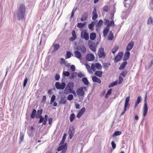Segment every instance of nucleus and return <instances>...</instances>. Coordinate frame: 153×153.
I'll return each instance as SVG.
<instances>
[{
    "instance_id": "1",
    "label": "nucleus",
    "mask_w": 153,
    "mask_h": 153,
    "mask_svg": "<svg viewBox=\"0 0 153 153\" xmlns=\"http://www.w3.org/2000/svg\"><path fill=\"white\" fill-rule=\"evenodd\" d=\"M26 7L25 4H22L19 5L16 11L17 18L18 20L23 19L25 15Z\"/></svg>"
},
{
    "instance_id": "2",
    "label": "nucleus",
    "mask_w": 153,
    "mask_h": 153,
    "mask_svg": "<svg viewBox=\"0 0 153 153\" xmlns=\"http://www.w3.org/2000/svg\"><path fill=\"white\" fill-rule=\"evenodd\" d=\"M87 89V88L85 86L81 87L78 88L76 91L77 96L79 97H82L83 99L85 94V92L86 91Z\"/></svg>"
},
{
    "instance_id": "3",
    "label": "nucleus",
    "mask_w": 153,
    "mask_h": 153,
    "mask_svg": "<svg viewBox=\"0 0 153 153\" xmlns=\"http://www.w3.org/2000/svg\"><path fill=\"white\" fill-rule=\"evenodd\" d=\"M147 93L146 92V94L144 99V105L143 110V118L146 116L148 111V106L147 104Z\"/></svg>"
},
{
    "instance_id": "4",
    "label": "nucleus",
    "mask_w": 153,
    "mask_h": 153,
    "mask_svg": "<svg viewBox=\"0 0 153 153\" xmlns=\"http://www.w3.org/2000/svg\"><path fill=\"white\" fill-rule=\"evenodd\" d=\"M97 54L100 58H105L106 56V53L104 52V48L102 47L100 48L98 51Z\"/></svg>"
},
{
    "instance_id": "5",
    "label": "nucleus",
    "mask_w": 153,
    "mask_h": 153,
    "mask_svg": "<svg viewBox=\"0 0 153 153\" xmlns=\"http://www.w3.org/2000/svg\"><path fill=\"white\" fill-rule=\"evenodd\" d=\"M81 37L82 38H84L86 41L88 40L89 38V34L87 32V31L86 30H84L82 31Z\"/></svg>"
},
{
    "instance_id": "6",
    "label": "nucleus",
    "mask_w": 153,
    "mask_h": 153,
    "mask_svg": "<svg viewBox=\"0 0 153 153\" xmlns=\"http://www.w3.org/2000/svg\"><path fill=\"white\" fill-rule=\"evenodd\" d=\"M88 45L90 49L93 51H96V48L95 46V43L93 42L90 40H88Z\"/></svg>"
},
{
    "instance_id": "7",
    "label": "nucleus",
    "mask_w": 153,
    "mask_h": 153,
    "mask_svg": "<svg viewBox=\"0 0 153 153\" xmlns=\"http://www.w3.org/2000/svg\"><path fill=\"white\" fill-rule=\"evenodd\" d=\"M123 52H119L116 56L114 59V62H117L120 61L122 59L123 56Z\"/></svg>"
},
{
    "instance_id": "8",
    "label": "nucleus",
    "mask_w": 153,
    "mask_h": 153,
    "mask_svg": "<svg viewBox=\"0 0 153 153\" xmlns=\"http://www.w3.org/2000/svg\"><path fill=\"white\" fill-rule=\"evenodd\" d=\"M95 57L93 54H88L86 56V59L88 61H91L94 60Z\"/></svg>"
},
{
    "instance_id": "9",
    "label": "nucleus",
    "mask_w": 153,
    "mask_h": 153,
    "mask_svg": "<svg viewBox=\"0 0 153 153\" xmlns=\"http://www.w3.org/2000/svg\"><path fill=\"white\" fill-rule=\"evenodd\" d=\"M88 15V13L87 11H85L83 12L81 20L82 21H84L86 20Z\"/></svg>"
},
{
    "instance_id": "10",
    "label": "nucleus",
    "mask_w": 153,
    "mask_h": 153,
    "mask_svg": "<svg viewBox=\"0 0 153 153\" xmlns=\"http://www.w3.org/2000/svg\"><path fill=\"white\" fill-rule=\"evenodd\" d=\"M59 146L57 149V151L58 152H59L63 149L67 150V143H65L63 145H62Z\"/></svg>"
},
{
    "instance_id": "11",
    "label": "nucleus",
    "mask_w": 153,
    "mask_h": 153,
    "mask_svg": "<svg viewBox=\"0 0 153 153\" xmlns=\"http://www.w3.org/2000/svg\"><path fill=\"white\" fill-rule=\"evenodd\" d=\"M85 107H82L79 111L77 114L76 117L78 118H79L85 111Z\"/></svg>"
},
{
    "instance_id": "12",
    "label": "nucleus",
    "mask_w": 153,
    "mask_h": 153,
    "mask_svg": "<svg viewBox=\"0 0 153 153\" xmlns=\"http://www.w3.org/2000/svg\"><path fill=\"white\" fill-rule=\"evenodd\" d=\"M134 44V42H130L127 45L126 50L128 51L131 50Z\"/></svg>"
},
{
    "instance_id": "13",
    "label": "nucleus",
    "mask_w": 153,
    "mask_h": 153,
    "mask_svg": "<svg viewBox=\"0 0 153 153\" xmlns=\"http://www.w3.org/2000/svg\"><path fill=\"white\" fill-rule=\"evenodd\" d=\"M130 55V53L129 51L126 52L124 54V56L123 59V60L124 61L128 60L129 57Z\"/></svg>"
},
{
    "instance_id": "14",
    "label": "nucleus",
    "mask_w": 153,
    "mask_h": 153,
    "mask_svg": "<svg viewBox=\"0 0 153 153\" xmlns=\"http://www.w3.org/2000/svg\"><path fill=\"white\" fill-rule=\"evenodd\" d=\"M92 79L93 82H97L100 84L101 82V79L95 76H94L92 77Z\"/></svg>"
},
{
    "instance_id": "15",
    "label": "nucleus",
    "mask_w": 153,
    "mask_h": 153,
    "mask_svg": "<svg viewBox=\"0 0 153 153\" xmlns=\"http://www.w3.org/2000/svg\"><path fill=\"white\" fill-rule=\"evenodd\" d=\"M75 57L77 58L80 59L81 58V53L78 51H75L74 52Z\"/></svg>"
},
{
    "instance_id": "16",
    "label": "nucleus",
    "mask_w": 153,
    "mask_h": 153,
    "mask_svg": "<svg viewBox=\"0 0 153 153\" xmlns=\"http://www.w3.org/2000/svg\"><path fill=\"white\" fill-rule=\"evenodd\" d=\"M74 129L72 128V130L70 128L68 131L70 138L71 139L73 137L74 134Z\"/></svg>"
},
{
    "instance_id": "17",
    "label": "nucleus",
    "mask_w": 153,
    "mask_h": 153,
    "mask_svg": "<svg viewBox=\"0 0 153 153\" xmlns=\"http://www.w3.org/2000/svg\"><path fill=\"white\" fill-rule=\"evenodd\" d=\"M74 87V83L73 82H69L67 85L66 87L68 88L69 90L73 89Z\"/></svg>"
},
{
    "instance_id": "18",
    "label": "nucleus",
    "mask_w": 153,
    "mask_h": 153,
    "mask_svg": "<svg viewBox=\"0 0 153 153\" xmlns=\"http://www.w3.org/2000/svg\"><path fill=\"white\" fill-rule=\"evenodd\" d=\"M96 37V34L94 33L93 32L90 33V39L91 40H94Z\"/></svg>"
},
{
    "instance_id": "19",
    "label": "nucleus",
    "mask_w": 153,
    "mask_h": 153,
    "mask_svg": "<svg viewBox=\"0 0 153 153\" xmlns=\"http://www.w3.org/2000/svg\"><path fill=\"white\" fill-rule=\"evenodd\" d=\"M46 38L44 36H42L41 37L40 41L39 44V46L42 45L43 43H45V42Z\"/></svg>"
},
{
    "instance_id": "20",
    "label": "nucleus",
    "mask_w": 153,
    "mask_h": 153,
    "mask_svg": "<svg viewBox=\"0 0 153 153\" xmlns=\"http://www.w3.org/2000/svg\"><path fill=\"white\" fill-rule=\"evenodd\" d=\"M127 64V62L126 61L124 62L121 64L118 69L119 70H122L123 68H125Z\"/></svg>"
},
{
    "instance_id": "21",
    "label": "nucleus",
    "mask_w": 153,
    "mask_h": 153,
    "mask_svg": "<svg viewBox=\"0 0 153 153\" xmlns=\"http://www.w3.org/2000/svg\"><path fill=\"white\" fill-rule=\"evenodd\" d=\"M36 111L35 109H33L30 115V117L32 119L34 118L36 116Z\"/></svg>"
},
{
    "instance_id": "22",
    "label": "nucleus",
    "mask_w": 153,
    "mask_h": 153,
    "mask_svg": "<svg viewBox=\"0 0 153 153\" xmlns=\"http://www.w3.org/2000/svg\"><path fill=\"white\" fill-rule=\"evenodd\" d=\"M82 81L83 83L85 85H88L89 84V82L87 77H84L82 79Z\"/></svg>"
},
{
    "instance_id": "23",
    "label": "nucleus",
    "mask_w": 153,
    "mask_h": 153,
    "mask_svg": "<svg viewBox=\"0 0 153 153\" xmlns=\"http://www.w3.org/2000/svg\"><path fill=\"white\" fill-rule=\"evenodd\" d=\"M54 48L53 51H56L58 50L60 48V45L59 44H53Z\"/></svg>"
},
{
    "instance_id": "24",
    "label": "nucleus",
    "mask_w": 153,
    "mask_h": 153,
    "mask_svg": "<svg viewBox=\"0 0 153 153\" xmlns=\"http://www.w3.org/2000/svg\"><path fill=\"white\" fill-rule=\"evenodd\" d=\"M67 102V100L66 99H65L64 98L62 97L59 103L60 104H65Z\"/></svg>"
},
{
    "instance_id": "25",
    "label": "nucleus",
    "mask_w": 153,
    "mask_h": 153,
    "mask_svg": "<svg viewBox=\"0 0 153 153\" xmlns=\"http://www.w3.org/2000/svg\"><path fill=\"white\" fill-rule=\"evenodd\" d=\"M122 132L121 131H117L114 132L113 135H112V137H114L117 136L118 135H119L121 134Z\"/></svg>"
},
{
    "instance_id": "26",
    "label": "nucleus",
    "mask_w": 153,
    "mask_h": 153,
    "mask_svg": "<svg viewBox=\"0 0 153 153\" xmlns=\"http://www.w3.org/2000/svg\"><path fill=\"white\" fill-rule=\"evenodd\" d=\"M95 22L92 21L88 25V28L89 29L91 30H94V25Z\"/></svg>"
},
{
    "instance_id": "27",
    "label": "nucleus",
    "mask_w": 153,
    "mask_h": 153,
    "mask_svg": "<svg viewBox=\"0 0 153 153\" xmlns=\"http://www.w3.org/2000/svg\"><path fill=\"white\" fill-rule=\"evenodd\" d=\"M79 48L82 52L83 53H85V52L86 51V48L85 45H82L80 46L79 47Z\"/></svg>"
},
{
    "instance_id": "28",
    "label": "nucleus",
    "mask_w": 153,
    "mask_h": 153,
    "mask_svg": "<svg viewBox=\"0 0 153 153\" xmlns=\"http://www.w3.org/2000/svg\"><path fill=\"white\" fill-rule=\"evenodd\" d=\"M102 74V71H96L95 73V74L99 77H101Z\"/></svg>"
},
{
    "instance_id": "29",
    "label": "nucleus",
    "mask_w": 153,
    "mask_h": 153,
    "mask_svg": "<svg viewBox=\"0 0 153 153\" xmlns=\"http://www.w3.org/2000/svg\"><path fill=\"white\" fill-rule=\"evenodd\" d=\"M75 115L74 113L70 114L69 119L71 122H72L75 117Z\"/></svg>"
},
{
    "instance_id": "30",
    "label": "nucleus",
    "mask_w": 153,
    "mask_h": 153,
    "mask_svg": "<svg viewBox=\"0 0 153 153\" xmlns=\"http://www.w3.org/2000/svg\"><path fill=\"white\" fill-rule=\"evenodd\" d=\"M86 22H85L84 23H78L77 24V27L79 28H82L84 27L86 25Z\"/></svg>"
},
{
    "instance_id": "31",
    "label": "nucleus",
    "mask_w": 153,
    "mask_h": 153,
    "mask_svg": "<svg viewBox=\"0 0 153 153\" xmlns=\"http://www.w3.org/2000/svg\"><path fill=\"white\" fill-rule=\"evenodd\" d=\"M72 53L69 51H67L66 52V55L65 56V59H67L70 58L71 57Z\"/></svg>"
},
{
    "instance_id": "32",
    "label": "nucleus",
    "mask_w": 153,
    "mask_h": 153,
    "mask_svg": "<svg viewBox=\"0 0 153 153\" xmlns=\"http://www.w3.org/2000/svg\"><path fill=\"white\" fill-rule=\"evenodd\" d=\"M153 22V19L150 16L148 19L147 21V24L148 25H150Z\"/></svg>"
},
{
    "instance_id": "33",
    "label": "nucleus",
    "mask_w": 153,
    "mask_h": 153,
    "mask_svg": "<svg viewBox=\"0 0 153 153\" xmlns=\"http://www.w3.org/2000/svg\"><path fill=\"white\" fill-rule=\"evenodd\" d=\"M43 111V110L42 109H40V110L39 109L37 110V115L36 117H39L42 116V114Z\"/></svg>"
},
{
    "instance_id": "34",
    "label": "nucleus",
    "mask_w": 153,
    "mask_h": 153,
    "mask_svg": "<svg viewBox=\"0 0 153 153\" xmlns=\"http://www.w3.org/2000/svg\"><path fill=\"white\" fill-rule=\"evenodd\" d=\"M114 38V35L111 31L109 34L108 39L109 40H112Z\"/></svg>"
},
{
    "instance_id": "35",
    "label": "nucleus",
    "mask_w": 153,
    "mask_h": 153,
    "mask_svg": "<svg viewBox=\"0 0 153 153\" xmlns=\"http://www.w3.org/2000/svg\"><path fill=\"white\" fill-rule=\"evenodd\" d=\"M66 134H64L63 136L62 140L59 144V145H62L65 142V141L66 139Z\"/></svg>"
},
{
    "instance_id": "36",
    "label": "nucleus",
    "mask_w": 153,
    "mask_h": 153,
    "mask_svg": "<svg viewBox=\"0 0 153 153\" xmlns=\"http://www.w3.org/2000/svg\"><path fill=\"white\" fill-rule=\"evenodd\" d=\"M118 82L117 81H115L111 83L108 85V88H111L113 87L115 85H117V84Z\"/></svg>"
},
{
    "instance_id": "37",
    "label": "nucleus",
    "mask_w": 153,
    "mask_h": 153,
    "mask_svg": "<svg viewBox=\"0 0 153 153\" xmlns=\"http://www.w3.org/2000/svg\"><path fill=\"white\" fill-rule=\"evenodd\" d=\"M109 31V28L108 27H106L104 29L103 31V34L104 36H105L108 33Z\"/></svg>"
},
{
    "instance_id": "38",
    "label": "nucleus",
    "mask_w": 153,
    "mask_h": 153,
    "mask_svg": "<svg viewBox=\"0 0 153 153\" xmlns=\"http://www.w3.org/2000/svg\"><path fill=\"white\" fill-rule=\"evenodd\" d=\"M95 67L97 69L99 70H101L102 68V66L101 64L99 63H96Z\"/></svg>"
},
{
    "instance_id": "39",
    "label": "nucleus",
    "mask_w": 153,
    "mask_h": 153,
    "mask_svg": "<svg viewBox=\"0 0 153 153\" xmlns=\"http://www.w3.org/2000/svg\"><path fill=\"white\" fill-rule=\"evenodd\" d=\"M62 74L63 76L68 77L69 76L70 74L68 71H63Z\"/></svg>"
},
{
    "instance_id": "40",
    "label": "nucleus",
    "mask_w": 153,
    "mask_h": 153,
    "mask_svg": "<svg viewBox=\"0 0 153 153\" xmlns=\"http://www.w3.org/2000/svg\"><path fill=\"white\" fill-rule=\"evenodd\" d=\"M112 90V89H110L107 91L105 96V98H108V95L111 94Z\"/></svg>"
},
{
    "instance_id": "41",
    "label": "nucleus",
    "mask_w": 153,
    "mask_h": 153,
    "mask_svg": "<svg viewBox=\"0 0 153 153\" xmlns=\"http://www.w3.org/2000/svg\"><path fill=\"white\" fill-rule=\"evenodd\" d=\"M76 72H73L71 73V75L69 76V78L71 79H73L76 76Z\"/></svg>"
},
{
    "instance_id": "42",
    "label": "nucleus",
    "mask_w": 153,
    "mask_h": 153,
    "mask_svg": "<svg viewBox=\"0 0 153 153\" xmlns=\"http://www.w3.org/2000/svg\"><path fill=\"white\" fill-rule=\"evenodd\" d=\"M102 9L103 11H105L106 12H108L109 10V8L108 7V6L107 5H105L103 7Z\"/></svg>"
},
{
    "instance_id": "43",
    "label": "nucleus",
    "mask_w": 153,
    "mask_h": 153,
    "mask_svg": "<svg viewBox=\"0 0 153 153\" xmlns=\"http://www.w3.org/2000/svg\"><path fill=\"white\" fill-rule=\"evenodd\" d=\"M118 46H116L112 49V52L114 54L115 52L118 50Z\"/></svg>"
},
{
    "instance_id": "44",
    "label": "nucleus",
    "mask_w": 153,
    "mask_h": 153,
    "mask_svg": "<svg viewBox=\"0 0 153 153\" xmlns=\"http://www.w3.org/2000/svg\"><path fill=\"white\" fill-rule=\"evenodd\" d=\"M103 22L102 20L100 19L97 24L96 27H100L102 24Z\"/></svg>"
},
{
    "instance_id": "45",
    "label": "nucleus",
    "mask_w": 153,
    "mask_h": 153,
    "mask_svg": "<svg viewBox=\"0 0 153 153\" xmlns=\"http://www.w3.org/2000/svg\"><path fill=\"white\" fill-rule=\"evenodd\" d=\"M36 118H39V123H42L43 121L44 120V118L42 116H40V117H36Z\"/></svg>"
},
{
    "instance_id": "46",
    "label": "nucleus",
    "mask_w": 153,
    "mask_h": 153,
    "mask_svg": "<svg viewBox=\"0 0 153 153\" xmlns=\"http://www.w3.org/2000/svg\"><path fill=\"white\" fill-rule=\"evenodd\" d=\"M77 10V8L76 7H74L71 12V15L70 17V18H71L72 17H73L74 16V14L75 13V12Z\"/></svg>"
},
{
    "instance_id": "47",
    "label": "nucleus",
    "mask_w": 153,
    "mask_h": 153,
    "mask_svg": "<svg viewBox=\"0 0 153 153\" xmlns=\"http://www.w3.org/2000/svg\"><path fill=\"white\" fill-rule=\"evenodd\" d=\"M141 96H139L138 97L137 100L135 103H136V104H139L141 102Z\"/></svg>"
},
{
    "instance_id": "48",
    "label": "nucleus",
    "mask_w": 153,
    "mask_h": 153,
    "mask_svg": "<svg viewBox=\"0 0 153 153\" xmlns=\"http://www.w3.org/2000/svg\"><path fill=\"white\" fill-rule=\"evenodd\" d=\"M66 85V84L64 82H63L61 83V84H60V89H62L63 90V89L65 88V87Z\"/></svg>"
},
{
    "instance_id": "49",
    "label": "nucleus",
    "mask_w": 153,
    "mask_h": 153,
    "mask_svg": "<svg viewBox=\"0 0 153 153\" xmlns=\"http://www.w3.org/2000/svg\"><path fill=\"white\" fill-rule=\"evenodd\" d=\"M85 67L88 71L89 73H91L92 72L90 65L88 64H86L85 65Z\"/></svg>"
},
{
    "instance_id": "50",
    "label": "nucleus",
    "mask_w": 153,
    "mask_h": 153,
    "mask_svg": "<svg viewBox=\"0 0 153 153\" xmlns=\"http://www.w3.org/2000/svg\"><path fill=\"white\" fill-rule=\"evenodd\" d=\"M56 97L55 95H53L52 96L50 100V104H51L56 99Z\"/></svg>"
},
{
    "instance_id": "51",
    "label": "nucleus",
    "mask_w": 153,
    "mask_h": 153,
    "mask_svg": "<svg viewBox=\"0 0 153 153\" xmlns=\"http://www.w3.org/2000/svg\"><path fill=\"white\" fill-rule=\"evenodd\" d=\"M60 83L59 82H56L55 83V87L57 89H60Z\"/></svg>"
},
{
    "instance_id": "52",
    "label": "nucleus",
    "mask_w": 153,
    "mask_h": 153,
    "mask_svg": "<svg viewBox=\"0 0 153 153\" xmlns=\"http://www.w3.org/2000/svg\"><path fill=\"white\" fill-rule=\"evenodd\" d=\"M130 104L128 103H125L124 107V110L125 111H126L127 108H128L130 106Z\"/></svg>"
},
{
    "instance_id": "53",
    "label": "nucleus",
    "mask_w": 153,
    "mask_h": 153,
    "mask_svg": "<svg viewBox=\"0 0 153 153\" xmlns=\"http://www.w3.org/2000/svg\"><path fill=\"white\" fill-rule=\"evenodd\" d=\"M127 74V71H122L120 74V75L123 77H125Z\"/></svg>"
},
{
    "instance_id": "54",
    "label": "nucleus",
    "mask_w": 153,
    "mask_h": 153,
    "mask_svg": "<svg viewBox=\"0 0 153 153\" xmlns=\"http://www.w3.org/2000/svg\"><path fill=\"white\" fill-rule=\"evenodd\" d=\"M73 99V95L72 94H69L67 97V100H71Z\"/></svg>"
},
{
    "instance_id": "55",
    "label": "nucleus",
    "mask_w": 153,
    "mask_h": 153,
    "mask_svg": "<svg viewBox=\"0 0 153 153\" xmlns=\"http://www.w3.org/2000/svg\"><path fill=\"white\" fill-rule=\"evenodd\" d=\"M123 78L122 77H121L120 76H119V78L118 84H120L123 81Z\"/></svg>"
},
{
    "instance_id": "56",
    "label": "nucleus",
    "mask_w": 153,
    "mask_h": 153,
    "mask_svg": "<svg viewBox=\"0 0 153 153\" xmlns=\"http://www.w3.org/2000/svg\"><path fill=\"white\" fill-rule=\"evenodd\" d=\"M105 21L104 22V24L105 25H107V26L108 27H109V24L110 21L108 19H105Z\"/></svg>"
},
{
    "instance_id": "57",
    "label": "nucleus",
    "mask_w": 153,
    "mask_h": 153,
    "mask_svg": "<svg viewBox=\"0 0 153 153\" xmlns=\"http://www.w3.org/2000/svg\"><path fill=\"white\" fill-rule=\"evenodd\" d=\"M77 76L79 78H82L85 76L84 74H82L81 72H80L77 74Z\"/></svg>"
},
{
    "instance_id": "58",
    "label": "nucleus",
    "mask_w": 153,
    "mask_h": 153,
    "mask_svg": "<svg viewBox=\"0 0 153 153\" xmlns=\"http://www.w3.org/2000/svg\"><path fill=\"white\" fill-rule=\"evenodd\" d=\"M60 76L59 74H56L55 76V79L56 80H58L60 79Z\"/></svg>"
},
{
    "instance_id": "59",
    "label": "nucleus",
    "mask_w": 153,
    "mask_h": 153,
    "mask_svg": "<svg viewBox=\"0 0 153 153\" xmlns=\"http://www.w3.org/2000/svg\"><path fill=\"white\" fill-rule=\"evenodd\" d=\"M111 145L113 149H115L116 147V144L114 141L111 142Z\"/></svg>"
},
{
    "instance_id": "60",
    "label": "nucleus",
    "mask_w": 153,
    "mask_h": 153,
    "mask_svg": "<svg viewBox=\"0 0 153 153\" xmlns=\"http://www.w3.org/2000/svg\"><path fill=\"white\" fill-rule=\"evenodd\" d=\"M27 77H25L24 80L23 82V86L24 87H25L26 85L27 82Z\"/></svg>"
},
{
    "instance_id": "61",
    "label": "nucleus",
    "mask_w": 153,
    "mask_h": 153,
    "mask_svg": "<svg viewBox=\"0 0 153 153\" xmlns=\"http://www.w3.org/2000/svg\"><path fill=\"white\" fill-rule=\"evenodd\" d=\"M66 62V61L64 59H63V58H61L60 59V63L61 64H65Z\"/></svg>"
},
{
    "instance_id": "62",
    "label": "nucleus",
    "mask_w": 153,
    "mask_h": 153,
    "mask_svg": "<svg viewBox=\"0 0 153 153\" xmlns=\"http://www.w3.org/2000/svg\"><path fill=\"white\" fill-rule=\"evenodd\" d=\"M110 63H105L103 64V67L104 68H106L108 67V66H110Z\"/></svg>"
},
{
    "instance_id": "63",
    "label": "nucleus",
    "mask_w": 153,
    "mask_h": 153,
    "mask_svg": "<svg viewBox=\"0 0 153 153\" xmlns=\"http://www.w3.org/2000/svg\"><path fill=\"white\" fill-rule=\"evenodd\" d=\"M93 15L92 17V19L93 20H95L98 17L97 14H93Z\"/></svg>"
},
{
    "instance_id": "64",
    "label": "nucleus",
    "mask_w": 153,
    "mask_h": 153,
    "mask_svg": "<svg viewBox=\"0 0 153 153\" xmlns=\"http://www.w3.org/2000/svg\"><path fill=\"white\" fill-rule=\"evenodd\" d=\"M70 68L72 71H75V67L74 65H71V66Z\"/></svg>"
}]
</instances>
